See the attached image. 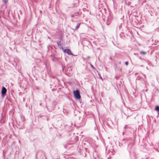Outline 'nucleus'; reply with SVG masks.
Listing matches in <instances>:
<instances>
[{
	"label": "nucleus",
	"mask_w": 159,
	"mask_h": 159,
	"mask_svg": "<svg viewBox=\"0 0 159 159\" xmlns=\"http://www.w3.org/2000/svg\"><path fill=\"white\" fill-rule=\"evenodd\" d=\"M74 95L75 97L77 99H80L81 97L80 94V92L78 90L74 91L73 92Z\"/></svg>",
	"instance_id": "f257e3e1"
},
{
	"label": "nucleus",
	"mask_w": 159,
	"mask_h": 159,
	"mask_svg": "<svg viewBox=\"0 0 159 159\" xmlns=\"http://www.w3.org/2000/svg\"><path fill=\"white\" fill-rule=\"evenodd\" d=\"M63 51L64 52L67 53L68 55H73V54L69 49H63Z\"/></svg>",
	"instance_id": "f03ea898"
},
{
	"label": "nucleus",
	"mask_w": 159,
	"mask_h": 159,
	"mask_svg": "<svg viewBox=\"0 0 159 159\" xmlns=\"http://www.w3.org/2000/svg\"><path fill=\"white\" fill-rule=\"evenodd\" d=\"M6 92L7 89L5 87H2L1 91L2 95H5L6 94Z\"/></svg>",
	"instance_id": "7ed1b4c3"
},
{
	"label": "nucleus",
	"mask_w": 159,
	"mask_h": 159,
	"mask_svg": "<svg viewBox=\"0 0 159 159\" xmlns=\"http://www.w3.org/2000/svg\"><path fill=\"white\" fill-rule=\"evenodd\" d=\"M80 23H78L77 24V25L76 26V27H75V30H76L77 29H78L79 28V27H80Z\"/></svg>",
	"instance_id": "20e7f679"
},
{
	"label": "nucleus",
	"mask_w": 159,
	"mask_h": 159,
	"mask_svg": "<svg viewBox=\"0 0 159 159\" xmlns=\"http://www.w3.org/2000/svg\"><path fill=\"white\" fill-rule=\"evenodd\" d=\"M155 110L158 111H159V106H157L155 107Z\"/></svg>",
	"instance_id": "39448f33"
},
{
	"label": "nucleus",
	"mask_w": 159,
	"mask_h": 159,
	"mask_svg": "<svg viewBox=\"0 0 159 159\" xmlns=\"http://www.w3.org/2000/svg\"><path fill=\"white\" fill-rule=\"evenodd\" d=\"M2 2L7 4L8 2V0H2Z\"/></svg>",
	"instance_id": "423d86ee"
},
{
	"label": "nucleus",
	"mask_w": 159,
	"mask_h": 159,
	"mask_svg": "<svg viewBox=\"0 0 159 159\" xmlns=\"http://www.w3.org/2000/svg\"><path fill=\"white\" fill-rule=\"evenodd\" d=\"M57 44L58 46H60L61 45V42L60 41H58L57 42Z\"/></svg>",
	"instance_id": "0eeeda50"
},
{
	"label": "nucleus",
	"mask_w": 159,
	"mask_h": 159,
	"mask_svg": "<svg viewBox=\"0 0 159 159\" xmlns=\"http://www.w3.org/2000/svg\"><path fill=\"white\" fill-rule=\"evenodd\" d=\"M140 53L143 54H146V52H143V51H141Z\"/></svg>",
	"instance_id": "6e6552de"
},
{
	"label": "nucleus",
	"mask_w": 159,
	"mask_h": 159,
	"mask_svg": "<svg viewBox=\"0 0 159 159\" xmlns=\"http://www.w3.org/2000/svg\"><path fill=\"white\" fill-rule=\"evenodd\" d=\"M90 66L93 69H94V67L91 64H90Z\"/></svg>",
	"instance_id": "1a4fd4ad"
},
{
	"label": "nucleus",
	"mask_w": 159,
	"mask_h": 159,
	"mask_svg": "<svg viewBox=\"0 0 159 159\" xmlns=\"http://www.w3.org/2000/svg\"><path fill=\"white\" fill-rule=\"evenodd\" d=\"M128 64H129V63L128 61H126L125 62V64L127 65H128Z\"/></svg>",
	"instance_id": "9d476101"
},
{
	"label": "nucleus",
	"mask_w": 159,
	"mask_h": 159,
	"mask_svg": "<svg viewBox=\"0 0 159 159\" xmlns=\"http://www.w3.org/2000/svg\"><path fill=\"white\" fill-rule=\"evenodd\" d=\"M71 16V17H74V15H72Z\"/></svg>",
	"instance_id": "9b49d317"
},
{
	"label": "nucleus",
	"mask_w": 159,
	"mask_h": 159,
	"mask_svg": "<svg viewBox=\"0 0 159 159\" xmlns=\"http://www.w3.org/2000/svg\"><path fill=\"white\" fill-rule=\"evenodd\" d=\"M71 20V21H72V22H73V19H72Z\"/></svg>",
	"instance_id": "f8f14e48"
},
{
	"label": "nucleus",
	"mask_w": 159,
	"mask_h": 159,
	"mask_svg": "<svg viewBox=\"0 0 159 159\" xmlns=\"http://www.w3.org/2000/svg\"><path fill=\"white\" fill-rule=\"evenodd\" d=\"M124 129H125V128H126V126H125V127H124Z\"/></svg>",
	"instance_id": "ddd939ff"
},
{
	"label": "nucleus",
	"mask_w": 159,
	"mask_h": 159,
	"mask_svg": "<svg viewBox=\"0 0 159 159\" xmlns=\"http://www.w3.org/2000/svg\"><path fill=\"white\" fill-rule=\"evenodd\" d=\"M88 58H89V56H88Z\"/></svg>",
	"instance_id": "4468645a"
},
{
	"label": "nucleus",
	"mask_w": 159,
	"mask_h": 159,
	"mask_svg": "<svg viewBox=\"0 0 159 159\" xmlns=\"http://www.w3.org/2000/svg\"><path fill=\"white\" fill-rule=\"evenodd\" d=\"M124 132H123V135L124 134Z\"/></svg>",
	"instance_id": "2eb2a0df"
},
{
	"label": "nucleus",
	"mask_w": 159,
	"mask_h": 159,
	"mask_svg": "<svg viewBox=\"0 0 159 159\" xmlns=\"http://www.w3.org/2000/svg\"><path fill=\"white\" fill-rule=\"evenodd\" d=\"M100 78L101 79H102V77H101V76L100 77Z\"/></svg>",
	"instance_id": "dca6fc26"
},
{
	"label": "nucleus",
	"mask_w": 159,
	"mask_h": 159,
	"mask_svg": "<svg viewBox=\"0 0 159 159\" xmlns=\"http://www.w3.org/2000/svg\"><path fill=\"white\" fill-rule=\"evenodd\" d=\"M99 75L100 76V75L99 74Z\"/></svg>",
	"instance_id": "f3484780"
}]
</instances>
